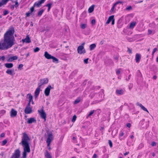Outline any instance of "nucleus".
Wrapping results in <instances>:
<instances>
[{
  "label": "nucleus",
  "instance_id": "f257e3e1",
  "mask_svg": "<svg viewBox=\"0 0 158 158\" xmlns=\"http://www.w3.org/2000/svg\"><path fill=\"white\" fill-rule=\"evenodd\" d=\"M15 32L14 28L9 29L4 34V39L0 42V50H6L11 48L14 45Z\"/></svg>",
  "mask_w": 158,
  "mask_h": 158
},
{
  "label": "nucleus",
  "instance_id": "f03ea898",
  "mask_svg": "<svg viewBox=\"0 0 158 158\" xmlns=\"http://www.w3.org/2000/svg\"><path fill=\"white\" fill-rule=\"evenodd\" d=\"M85 44V42H83L81 45L79 46L77 48V51L78 53L80 54H84L86 52V51L84 48V46Z\"/></svg>",
  "mask_w": 158,
  "mask_h": 158
},
{
  "label": "nucleus",
  "instance_id": "7ed1b4c3",
  "mask_svg": "<svg viewBox=\"0 0 158 158\" xmlns=\"http://www.w3.org/2000/svg\"><path fill=\"white\" fill-rule=\"evenodd\" d=\"M38 111L41 118L44 119V121L45 122L46 120L47 114L43 109V107H42L41 110H38Z\"/></svg>",
  "mask_w": 158,
  "mask_h": 158
},
{
  "label": "nucleus",
  "instance_id": "20e7f679",
  "mask_svg": "<svg viewBox=\"0 0 158 158\" xmlns=\"http://www.w3.org/2000/svg\"><path fill=\"white\" fill-rule=\"evenodd\" d=\"M53 135L52 133H49L48 134V137L47 139L46 142L47 143V146L48 147L50 145L51 141L53 140Z\"/></svg>",
  "mask_w": 158,
  "mask_h": 158
},
{
  "label": "nucleus",
  "instance_id": "39448f33",
  "mask_svg": "<svg viewBox=\"0 0 158 158\" xmlns=\"http://www.w3.org/2000/svg\"><path fill=\"white\" fill-rule=\"evenodd\" d=\"M48 80L47 78H43L40 80V82L38 84V86L40 87L42 85L47 84L48 83Z\"/></svg>",
  "mask_w": 158,
  "mask_h": 158
},
{
  "label": "nucleus",
  "instance_id": "423d86ee",
  "mask_svg": "<svg viewBox=\"0 0 158 158\" xmlns=\"http://www.w3.org/2000/svg\"><path fill=\"white\" fill-rule=\"evenodd\" d=\"M20 155V152L19 149L15 150V152L10 158H19Z\"/></svg>",
  "mask_w": 158,
  "mask_h": 158
},
{
  "label": "nucleus",
  "instance_id": "0eeeda50",
  "mask_svg": "<svg viewBox=\"0 0 158 158\" xmlns=\"http://www.w3.org/2000/svg\"><path fill=\"white\" fill-rule=\"evenodd\" d=\"M53 89V87H52L51 85H48L44 90V93L45 95L46 96H48L50 94L51 89Z\"/></svg>",
  "mask_w": 158,
  "mask_h": 158
},
{
  "label": "nucleus",
  "instance_id": "6e6552de",
  "mask_svg": "<svg viewBox=\"0 0 158 158\" xmlns=\"http://www.w3.org/2000/svg\"><path fill=\"white\" fill-rule=\"evenodd\" d=\"M32 110L31 107V105L27 104L24 110V112L26 114H29L32 113Z\"/></svg>",
  "mask_w": 158,
  "mask_h": 158
},
{
  "label": "nucleus",
  "instance_id": "1a4fd4ad",
  "mask_svg": "<svg viewBox=\"0 0 158 158\" xmlns=\"http://www.w3.org/2000/svg\"><path fill=\"white\" fill-rule=\"evenodd\" d=\"M27 98L29 99V102L27 104L31 105V102L32 104H34V103L33 100V97L31 94H28L27 95Z\"/></svg>",
  "mask_w": 158,
  "mask_h": 158
},
{
  "label": "nucleus",
  "instance_id": "9d476101",
  "mask_svg": "<svg viewBox=\"0 0 158 158\" xmlns=\"http://www.w3.org/2000/svg\"><path fill=\"white\" fill-rule=\"evenodd\" d=\"M17 111L14 109H12L10 112V115L11 117L16 116L17 114Z\"/></svg>",
  "mask_w": 158,
  "mask_h": 158
},
{
  "label": "nucleus",
  "instance_id": "9b49d317",
  "mask_svg": "<svg viewBox=\"0 0 158 158\" xmlns=\"http://www.w3.org/2000/svg\"><path fill=\"white\" fill-rule=\"evenodd\" d=\"M22 41L23 43L25 42L26 43H29L31 42L30 39L28 35H27L25 39H22Z\"/></svg>",
  "mask_w": 158,
  "mask_h": 158
},
{
  "label": "nucleus",
  "instance_id": "f8f14e48",
  "mask_svg": "<svg viewBox=\"0 0 158 158\" xmlns=\"http://www.w3.org/2000/svg\"><path fill=\"white\" fill-rule=\"evenodd\" d=\"M18 59V57L16 56H14L12 57L8 58L7 60V61L8 62H11L13 60H17Z\"/></svg>",
  "mask_w": 158,
  "mask_h": 158
},
{
  "label": "nucleus",
  "instance_id": "ddd939ff",
  "mask_svg": "<svg viewBox=\"0 0 158 158\" xmlns=\"http://www.w3.org/2000/svg\"><path fill=\"white\" fill-rule=\"evenodd\" d=\"M40 87L38 86L35 92V98H36L39 94L40 90Z\"/></svg>",
  "mask_w": 158,
  "mask_h": 158
},
{
  "label": "nucleus",
  "instance_id": "4468645a",
  "mask_svg": "<svg viewBox=\"0 0 158 158\" xmlns=\"http://www.w3.org/2000/svg\"><path fill=\"white\" fill-rule=\"evenodd\" d=\"M34 122H36V120L35 118H28V120L27 121L28 123L31 124Z\"/></svg>",
  "mask_w": 158,
  "mask_h": 158
},
{
  "label": "nucleus",
  "instance_id": "2eb2a0df",
  "mask_svg": "<svg viewBox=\"0 0 158 158\" xmlns=\"http://www.w3.org/2000/svg\"><path fill=\"white\" fill-rule=\"evenodd\" d=\"M136 105L140 107L144 111H146L148 113H149V112L147 109L146 108H145L141 104L137 103H136Z\"/></svg>",
  "mask_w": 158,
  "mask_h": 158
},
{
  "label": "nucleus",
  "instance_id": "dca6fc26",
  "mask_svg": "<svg viewBox=\"0 0 158 158\" xmlns=\"http://www.w3.org/2000/svg\"><path fill=\"white\" fill-rule=\"evenodd\" d=\"M44 56L48 59H51L52 56L49 54L47 52H45L44 54Z\"/></svg>",
  "mask_w": 158,
  "mask_h": 158
},
{
  "label": "nucleus",
  "instance_id": "f3484780",
  "mask_svg": "<svg viewBox=\"0 0 158 158\" xmlns=\"http://www.w3.org/2000/svg\"><path fill=\"white\" fill-rule=\"evenodd\" d=\"M44 2V0H40L38 2H35L34 5V6H37V7H39L40 6V5L42 3H43Z\"/></svg>",
  "mask_w": 158,
  "mask_h": 158
},
{
  "label": "nucleus",
  "instance_id": "a211bd4d",
  "mask_svg": "<svg viewBox=\"0 0 158 158\" xmlns=\"http://www.w3.org/2000/svg\"><path fill=\"white\" fill-rule=\"evenodd\" d=\"M141 58L140 54L137 53L135 55V60L136 62H139Z\"/></svg>",
  "mask_w": 158,
  "mask_h": 158
},
{
  "label": "nucleus",
  "instance_id": "6ab92c4d",
  "mask_svg": "<svg viewBox=\"0 0 158 158\" xmlns=\"http://www.w3.org/2000/svg\"><path fill=\"white\" fill-rule=\"evenodd\" d=\"M6 73L10 75H11V76H13L14 75L15 73H14V70H13L8 69H7L6 71Z\"/></svg>",
  "mask_w": 158,
  "mask_h": 158
},
{
  "label": "nucleus",
  "instance_id": "aec40b11",
  "mask_svg": "<svg viewBox=\"0 0 158 158\" xmlns=\"http://www.w3.org/2000/svg\"><path fill=\"white\" fill-rule=\"evenodd\" d=\"M5 66L7 68H12L13 66V64L12 63H6L5 64Z\"/></svg>",
  "mask_w": 158,
  "mask_h": 158
},
{
  "label": "nucleus",
  "instance_id": "412c9836",
  "mask_svg": "<svg viewBox=\"0 0 158 158\" xmlns=\"http://www.w3.org/2000/svg\"><path fill=\"white\" fill-rule=\"evenodd\" d=\"M114 18V15H113L110 16L109 17L108 19L106 22V24H108L110 22V21L112 20V19H113Z\"/></svg>",
  "mask_w": 158,
  "mask_h": 158
},
{
  "label": "nucleus",
  "instance_id": "4be33fe9",
  "mask_svg": "<svg viewBox=\"0 0 158 158\" xmlns=\"http://www.w3.org/2000/svg\"><path fill=\"white\" fill-rule=\"evenodd\" d=\"M116 93L117 94L122 95L123 94L124 91L123 89H117L116 90Z\"/></svg>",
  "mask_w": 158,
  "mask_h": 158
},
{
  "label": "nucleus",
  "instance_id": "5701e85b",
  "mask_svg": "<svg viewBox=\"0 0 158 158\" xmlns=\"http://www.w3.org/2000/svg\"><path fill=\"white\" fill-rule=\"evenodd\" d=\"M94 5H93L89 8L88 10L89 13H91L94 11Z\"/></svg>",
  "mask_w": 158,
  "mask_h": 158
},
{
  "label": "nucleus",
  "instance_id": "b1692460",
  "mask_svg": "<svg viewBox=\"0 0 158 158\" xmlns=\"http://www.w3.org/2000/svg\"><path fill=\"white\" fill-rule=\"evenodd\" d=\"M45 156L47 158H52L50 154L47 151H46Z\"/></svg>",
  "mask_w": 158,
  "mask_h": 158
},
{
  "label": "nucleus",
  "instance_id": "393cba45",
  "mask_svg": "<svg viewBox=\"0 0 158 158\" xmlns=\"http://www.w3.org/2000/svg\"><path fill=\"white\" fill-rule=\"evenodd\" d=\"M96 47V45L94 44H91L89 46L90 49V50H93Z\"/></svg>",
  "mask_w": 158,
  "mask_h": 158
},
{
  "label": "nucleus",
  "instance_id": "a878e982",
  "mask_svg": "<svg viewBox=\"0 0 158 158\" xmlns=\"http://www.w3.org/2000/svg\"><path fill=\"white\" fill-rule=\"evenodd\" d=\"M51 59H52L53 62H56V63H58V60L55 57L52 56Z\"/></svg>",
  "mask_w": 158,
  "mask_h": 158
},
{
  "label": "nucleus",
  "instance_id": "bb28decb",
  "mask_svg": "<svg viewBox=\"0 0 158 158\" xmlns=\"http://www.w3.org/2000/svg\"><path fill=\"white\" fill-rule=\"evenodd\" d=\"M81 98L80 97L77 98L74 102V103L75 104H77L80 102Z\"/></svg>",
  "mask_w": 158,
  "mask_h": 158
},
{
  "label": "nucleus",
  "instance_id": "cd10ccee",
  "mask_svg": "<svg viewBox=\"0 0 158 158\" xmlns=\"http://www.w3.org/2000/svg\"><path fill=\"white\" fill-rule=\"evenodd\" d=\"M136 23L133 22L131 23L130 27L131 28H133L135 25Z\"/></svg>",
  "mask_w": 158,
  "mask_h": 158
},
{
  "label": "nucleus",
  "instance_id": "c85d7f7f",
  "mask_svg": "<svg viewBox=\"0 0 158 158\" xmlns=\"http://www.w3.org/2000/svg\"><path fill=\"white\" fill-rule=\"evenodd\" d=\"M44 11V10L43 9H42V10H40V11H39L38 13V16H41L42 15V14Z\"/></svg>",
  "mask_w": 158,
  "mask_h": 158
},
{
  "label": "nucleus",
  "instance_id": "c756f323",
  "mask_svg": "<svg viewBox=\"0 0 158 158\" xmlns=\"http://www.w3.org/2000/svg\"><path fill=\"white\" fill-rule=\"evenodd\" d=\"M86 24H82L81 25V27L83 29H85L86 27Z\"/></svg>",
  "mask_w": 158,
  "mask_h": 158
},
{
  "label": "nucleus",
  "instance_id": "7c9ffc66",
  "mask_svg": "<svg viewBox=\"0 0 158 158\" xmlns=\"http://www.w3.org/2000/svg\"><path fill=\"white\" fill-rule=\"evenodd\" d=\"M77 118V116L75 115H74L73 116V118L72 119V121L73 122H74L75 121Z\"/></svg>",
  "mask_w": 158,
  "mask_h": 158
},
{
  "label": "nucleus",
  "instance_id": "2f4dec72",
  "mask_svg": "<svg viewBox=\"0 0 158 158\" xmlns=\"http://www.w3.org/2000/svg\"><path fill=\"white\" fill-rule=\"evenodd\" d=\"M51 5H52V4L51 3H48L46 5V6L48 7V11H49V10H50V8L51 7Z\"/></svg>",
  "mask_w": 158,
  "mask_h": 158
},
{
  "label": "nucleus",
  "instance_id": "473e14b6",
  "mask_svg": "<svg viewBox=\"0 0 158 158\" xmlns=\"http://www.w3.org/2000/svg\"><path fill=\"white\" fill-rule=\"evenodd\" d=\"M40 49L38 47H36L34 49V51L35 52H38Z\"/></svg>",
  "mask_w": 158,
  "mask_h": 158
},
{
  "label": "nucleus",
  "instance_id": "72a5a7b5",
  "mask_svg": "<svg viewBox=\"0 0 158 158\" xmlns=\"http://www.w3.org/2000/svg\"><path fill=\"white\" fill-rule=\"evenodd\" d=\"M7 142V140L6 139H5L2 142V145H5Z\"/></svg>",
  "mask_w": 158,
  "mask_h": 158
},
{
  "label": "nucleus",
  "instance_id": "f704fd0d",
  "mask_svg": "<svg viewBox=\"0 0 158 158\" xmlns=\"http://www.w3.org/2000/svg\"><path fill=\"white\" fill-rule=\"evenodd\" d=\"M108 143H109V144L110 145V148H111L112 147V143L111 141V140H109L108 141Z\"/></svg>",
  "mask_w": 158,
  "mask_h": 158
},
{
  "label": "nucleus",
  "instance_id": "c9c22d12",
  "mask_svg": "<svg viewBox=\"0 0 158 158\" xmlns=\"http://www.w3.org/2000/svg\"><path fill=\"white\" fill-rule=\"evenodd\" d=\"M132 9L131 6H129L126 8V10H130Z\"/></svg>",
  "mask_w": 158,
  "mask_h": 158
},
{
  "label": "nucleus",
  "instance_id": "e433bc0d",
  "mask_svg": "<svg viewBox=\"0 0 158 158\" xmlns=\"http://www.w3.org/2000/svg\"><path fill=\"white\" fill-rule=\"evenodd\" d=\"M8 13H9L8 11L7 10H6L3 11V15H7Z\"/></svg>",
  "mask_w": 158,
  "mask_h": 158
},
{
  "label": "nucleus",
  "instance_id": "4c0bfd02",
  "mask_svg": "<svg viewBox=\"0 0 158 158\" xmlns=\"http://www.w3.org/2000/svg\"><path fill=\"white\" fill-rule=\"evenodd\" d=\"M123 3V2L122 1H118L117 2H116L114 4H115V5H116L118 4H122Z\"/></svg>",
  "mask_w": 158,
  "mask_h": 158
},
{
  "label": "nucleus",
  "instance_id": "58836bf2",
  "mask_svg": "<svg viewBox=\"0 0 158 158\" xmlns=\"http://www.w3.org/2000/svg\"><path fill=\"white\" fill-rule=\"evenodd\" d=\"M89 60V58H87V59H85L84 60V62L85 64H87L88 63V60Z\"/></svg>",
  "mask_w": 158,
  "mask_h": 158
},
{
  "label": "nucleus",
  "instance_id": "ea45409f",
  "mask_svg": "<svg viewBox=\"0 0 158 158\" xmlns=\"http://www.w3.org/2000/svg\"><path fill=\"white\" fill-rule=\"evenodd\" d=\"M5 60V57L4 56H0V60H2L3 61H4Z\"/></svg>",
  "mask_w": 158,
  "mask_h": 158
},
{
  "label": "nucleus",
  "instance_id": "a19ab883",
  "mask_svg": "<svg viewBox=\"0 0 158 158\" xmlns=\"http://www.w3.org/2000/svg\"><path fill=\"white\" fill-rule=\"evenodd\" d=\"M94 110H92V111H91L90 112V113H89V115H88V116H90L91 115H92V114L94 113Z\"/></svg>",
  "mask_w": 158,
  "mask_h": 158
},
{
  "label": "nucleus",
  "instance_id": "79ce46f5",
  "mask_svg": "<svg viewBox=\"0 0 158 158\" xmlns=\"http://www.w3.org/2000/svg\"><path fill=\"white\" fill-rule=\"evenodd\" d=\"M156 145V143L154 142H152L151 143V145L152 146H155Z\"/></svg>",
  "mask_w": 158,
  "mask_h": 158
},
{
  "label": "nucleus",
  "instance_id": "37998d69",
  "mask_svg": "<svg viewBox=\"0 0 158 158\" xmlns=\"http://www.w3.org/2000/svg\"><path fill=\"white\" fill-rule=\"evenodd\" d=\"M34 6H32V7H31L30 8V11H31V13H32L33 11L34 10Z\"/></svg>",
  "mask_w": 158,
  "mask_h": 158
},
{
  "label": "nucleus",
  "instance_id": "c03bdc74",
  "mask_svg": "<svg viewBox=\"0 0 158 158\" xmlns=\"http://www.w3.org/2000/svg\"><path fill=\"white\" fill-rule=\"evenodd\" d=\"M127 52H128L130 54H131L132 53L131 50L130 49L128 48H127Z\"/></svg>",
  "mask_w": 158,
  "mask_h": 158
},
{
  "label": "nucleus",
  "instance_id": "a18cd8bd",
  "mask_svg": "<svg viewBox=\"0 0 158 158\" xmlns=\"http://www.w3.org/2000/svg\"><path fill=\"white\" fill-rule=\"evenodd\" d=\"M157 49L156 48H155L154 49L152 53V55H153L154 53L157 51Z\"/></svg>",
  "mask_w": 158,
  "mask_h": 158
},
{
  "label": "nucleus",
  "instance_id": "49530a36",
  "mask_svg": "<svg viewBox=\"0 0 158 158\" xmlns=\"http://www.w3.org/2000/svg\"><path fill=\"white\" fill-rule=\"evenodd\" d=\"M14 5L16 7H17L18 6L19 4L17 1L15 2V4Z\"/></svg>",
  "mask_w": 158,
  "mask_h": 158
},
{
  "label": "nucleus",
  "instance_id": "de8ad7c7",
  "mask_svg": "<svg viewBox=\"0 0 158 158\" xmlns=\"http://www.w3.org/2000/svg\"><path fill=\"white\" fill-rule=\"evenodd\" d=\"M116 5H115V4H114L113 6H112L111 10V11H114V8H115V6Z\"/></svg>",
  "mask_w": 158,
  "mask_h": 158
},
{
  "label": "nucleus",
  "instance_id": "09e8293b",
  "mask_svg": "<svg viewBox=\"0 0 158 158\" xmlns=\"http://www.w3.org/2000/svg\"><path fill=\"white\" fill-rule=\"evenodd\" d=\"M91 23L93 24H94L95 23V19H93L91 21Z\"/></svg>",
  "mask_w": 158,
  "mask_h": 158
},
{
  "label": "nucleus",
  "instance_id": "8fccbe9b",
  "mask_svg": "<svg viewBox=\"0 0 158 158\" xmlns=\"http://www.w3.org/2000/svg\"><path fill=\"white\" fill-rule=\"evenodd\" d=\"M23 66V65L21 64L19 65V67H18L19 69H20L21 68H22Z\"/></svg>",
  "mask_w": 158,
  "mask_h": 158
},
{
  "label": "nucleus",
  "instance_id": "3c124183",
  "mask_svg": "<svg viewBox=\"0 0 158 158\" xmlns=\"http://www.w3.org/2000/svg\"><path fill=\"white\" fill-rule=\"evenodd\" d=\"M131 125L130 123H127V126L129 128H130L131 127Z\"/></svg>",
  "mask_w": 158,
  "mask_h": 158
},
{
  "label": "nucleus",
  "instance_id": "603ef678",
  "mask_svg": "<svg viewBox=\"0 0 158 158\" xmlns=\"http://www.w3.org/2000/svg\"><path fill=\"white\" fill-rule=\"evenodd\" d=\"M31 14V13L29 12H27L26 13V17H28L30 16V14Z\"/></svg>",
  "mask_w": 158,
  "mask_h": 158
},
{
  "label": "nucleus",
  "instance_id": "864d4df0",
  "mask_svg": "<svg viewBox=\"0 0 158 158\" xmlns=\"http://www.w3.org/2000/svg\"><path fill=\"white\" fill-rule=\"evenodd\" d=\"M5 136V134L4 133H2L0 135V137H3Z\"/></svg>",
  "mask_w": 158,
  "mask_h": 158
},
{
  "label": "nucleus",
  "instance_id": "5fc2aeb1",
  "mask_svg": "<svg viewBox=\"0 0 158 158\" xmlns=\"http://www.w3.org/2000/svg\"><path fill=\"white\" fill-rule=\"evenodd\" d=\"M114 21H115V19L114 18L113 19H112V20L111 24L112 25H114Z\"/></svg>",
  "mask_w": 158,
  "mask_h": 158
},
{
  "label": "nucleus",
  "instance_id": "6e6d98bb",
  "mask_svg": "<svg viewBox=\"0 0 158 158\" xmlns=\"http://www.w3.org/2000/svg\"><path fill=\"white\" fill-rule=\"evenodd\" d=\"M97 157V155L96 154H94L93 156V158H96Z\"/></svg>",
  "mask_w": 158,
  "mask_h": 158
},
{
  "label": "nucleus",
  "instance_id": "4d7b16f0",
  "mask_svg": "<svg viewBox=\"0 0 158 158\" xmlns=\"http://www.w3.org/2000/svg\"><path fill=\"white\" fill-rule=\"evenodd\" d=\"M120 73V71L119 70H118L116 71V73L118 74H119Z\"/></svg>",
  "mask_w": 158,
  "mask_h": 158
},
{
  "label": "nucleus",
  "instance_id": "13d9d810",
  "mask_svg": "<svg viewBox=\"0 0 158 158\" xmlns=\"http://www.w3.org/2000/svg\"><path fill=\"white\" fill-rule=\"evenodd\" d=\"M129 153V152H126V153H124V155L125 156H126V155H127Z\"/></svg>",
  "mask_w": 158,
  "mask_h": 158
},
{
  "label": "nucleus",
  "instance_id": "bf43d9fd",
  "mask_svg": "<svg viewBox=\"0 0 158 158\" xmlns=\"http://www.w3.org/2000/svg\"><path fill=\"white\" fill-rule=\"evenodd\" d=\"M124 134L123 132H122L120 134L121 136H122Z\"/></svg>",
  "mask_w": 158,
  "mask_h": 158
},
{
  "label": "nucleus",
  "instance_id": "052dcab7",
  "mask_svg": "<svg viewBox=\"0 0 158 158\" xmlns=\"http://www.w3.org/2000/svg\"><path fill=\"white\" fill-rule=\"evenodd\" d=\"M152 31L150 30H148V33L149 34H150L152 33Z\"/></svg>",
  "mask_w": 158,
  "mask_h": 158
},
{
  "label": "nucleus",
  "instance_id": "680f3d73",
  "mask_svg": "<svg viewBox=\"0 0 158 158\" xmlns=\"http://www.w3.org/2000/svg\"><path fill=\"white\" fill-rule=\"evenodd\" d=\"M114 59L115 60H118V57L117 56H116L114 57Z\"/></svg>",
  "mask_w": 158,
  "mask_h": 158
},
{
  "label": "nucleus",
  "instance_id": "e2e57ef3",
  "mask_svg": "<svg viewBox=\"0 0 158 158\" xmlns=\"http://www.w3.org/2000/svg\"><path fill=\"white\" fill-rule=\"evenodd\" d=\"M157 78V77L156 76H154L153 77V78L154 79H156Z\"/></svg>",
  "mask_w": 158,
  "mask_h": 158
},
{
  "label": "nucleus",
  "instance_id": "0e129e2a",
  "mask_svg": "<svg viewBox=\"0 0 158 158\" xmlns=\"http://www.w3.org/2000/svg\"><path fill=\"white\" fill-rule=\"evenodd\" d=\"M15 6L14 5H12L11 6V8H12V9H14Z\"/></svg>",
  "mask_w": 158,
  "mask_h": 158
},
{
  "label": "nucleus",
  "instance_id": "69168bd1",
  "mask_svg": "<svg viewBox=\"0 0 158 158\" xmlns=\"http://www.w3.org/2000/svg\"><path fill=\"white\" fill-rule=\"evenodd\" d=\"M155 153H153L152 154V156H155Z\"/></svg>",
  "mask_w": 158,
  "mask_h": 158
},
{
  "label": "nucleus",
  "instance_id": "338daca9",
  "mask_svg": "<svg viewBox=\"0 0 158 158\" xmlns=\"http://www.w3.org/2000/svg\"><path fill=\"white\" fill-rule=\"evenodd\" d=\"M31 26H33V23L31 22Z\"/></svg>",
  "mask_w": 158,
  "mask_h": 158
},
{
  "label": "nucleus",
  "instance_id": "774afa93",
  "mask_svg": "<svg viewBox=\"0 0 158 158\" xmlns=\"http://www.w3.org/2000/svg\"><path fill=\"white\" fill-rule=\"evenodd\" d=\"M156 61H157V62H158V56L157 57Z\"/></svg>",
  "mask_w": 158,
  "mask_h": 158
}]
</instances>
